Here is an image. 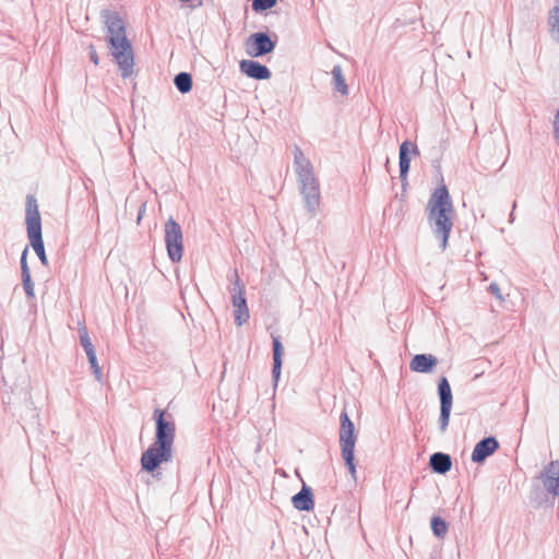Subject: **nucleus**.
<instances>
[{
    "label": "nucleus",
    "instance_id": "nucleus-7",
    "mask_svg": "<svg viewBox=\"0 0 559 559\" xmlns=\"http://www.w3.org/2000/svg\"><path fill=\"white\" fill-rule=\"evenodd\" d=\"M228 278L231 282L229 293L231 297V304L234 307L235 323L238 326H241L250 318L249 309L247 306V299L245 296V284L241 282L236 270L231 273V275Z\"/></svg>",
    "mask_w": 559,
    "mask_h": 559
},
{
    "label": "nucleus",
    "instance_id": "nucleus-15",
    "mask_svg": "<svg viewBox=\"0 0 559 559\" xmlns=\"http://www.w3.org/2000/svg\"><path fill=\"white\" fill-rule=\"evenodd\" d=\"M438 365V359L431 354H417L411 362L409 368L414 372L428 373Z\"/></svg>",
    "mask_w": 559,
    "mask_h": 559
},
{
    "label": "nucleus",
    "instance_id": "nucleus-26",
    "mask_svg": "<svg viewBox=\"0 0 559 559\" xmlns=\"http://www.w3.org/2000/svg\"><path fill=\"white\" fill-rule=\"evenodd\" d=\"M277 0H253L252 10L255 12H262L273 8Z\"/></svg>",
    "mask_w": 559,
    "mask_h": 559
},
{
    "label": "nucleus",
    "instance_id": "nucleus-20",
    "mask_svg": "<svg viewBox=\"0 0 559 559\" xmlns=\"http://www.w3.org/2000/svg\"><path fill=\"white\" fill-rule=\"evenodd\" d=\"M174 84L181 94H187L192 90V75L188 72H180L175 76Z\"/></svg>",
    "mask_w": 559,
    "mask_h": 559
},
{
    "label": "nucleus",
    "instance_id": "nucleus-14",
    "mask_svg": "<svg viewBox=\"0 0 559 559\" xmlns=\"http://www.w3.org/2000/svg\"><path fill=\"white\" fill-rule=\"evenodd\" d=\"M240 71L248 78L254 80H269L272 75L270 69L254 60H241L239 63Z\"/></svg>",
    "mask_w": 559,
    "mask_h": 559
},
{
    "label": "nucleus",
    "instance_id": "nucleus-16",
    "mask_svg": "<svg viewBox=\"0 0 559 559\" xmlns=\"http://www.w3.org/2000/svg\"><path fill=\"white\" fill-rule=\"evenodd\" d=\"M292 503L298 511H312L314 508L312 489L304 485L301 490L293 496Z\"/></svg>",
    "mask_w": 559,
    "mask_h": 559
},
{
    "label": "nucleus",
    "instance_id": "nucleus-21",
    "mask_svg": "<svg viewBox=\"0 0 559 559\" xmlns=\"http://www.w3.org/2000/svg\"><path fill=\"white\" fill-rule=\"evenodd\" d=\"M79 337H80L81 346L84 348L86 355L96 353L95 347L92 344V341L90 338L88 331H87L86 326H82L79 329Z\"/></svg>",
    "mask_w": 559,
    "mask_h": 559
},
{
    "label": "nucleus",
    "instance_id": "nucleus-28",
    "mask_svg": "<svg viewBox=\"0 0 559 559\" xmlns=\"http://www.w3.org/2000/svg\"><path fill=\"white\" fill-rule=\"evenodd\" d=\"M88 55H90V59L91 61L95 64V66H98L99 63V58H98V55L96 52V49L93 45H90L88 47Z\"/></svg>",
    "mask_w": 559,
    "mask_h": 559
},
{
    "label": "nucleus",
    "instance_id": "nucleus-24",
    "mask_svg": "<svg viewBox=\"0 0 559 559\" xmlns=\"http://www.w3.org/2000/svg\"><path fill=\"white\" fill-rule=\"evenodd\" d=\"M22 286L28 299H35L34 283L31 277V273L21 274Z\"/></svg>",
    "mask_w": 559,
    "mask_h": 559
},
{
    "label": "nucleus",
    "instance_id": "nucleus-23",
    "mask_svg": "<svg viewBox=\"0 0 559 559\" xmlns=\"http://www.w3.org/2000/svg\"><path fill=\"white\" fill-rule=\"evenodd\" d=\"M549 25L554 39L559 43V7L554 8L551 11Z\"/></svg>",
    "mask_w": 559,
    "mask_h": 559
},
{
    "label": "nucleus",
    "instance_id": "nucleus-31",
    "mask_svg": "<svg viewBox=\"0 0 559 559\" xmlns=\"http://www.w3.org/2000/svg\"><path fill=\"white\" fill-rule=\"evenodd\" d=\"M514 218L513 212L510 214V219L512 221Z\"/></svg>",
    "mask_w": 559,
    "mask_h": 559
},
{
    "label": "nucleus",
    "instance_id": "nucleus-19",
    "mask_svg": "<svg viewBox=\"0 0 559 559\" xmlns=\"http://www.w3.org/2000/svg\"><path fill=\"white\" fill-rule=\"evenodd\" d=\"M334 82V90L343 96L348 95V85L346 84L345 76L343 74L342 67L335 64L331 71Z\"/></svg>",
    "mask_w": 559,
    "mask_h": 559
},
{
    "label": "nucleus",
    "instance_id": "nucleus-30",
    "mask_svg": "<svg viewBox=\"0 0 559 559\" xmlns=\"http://www.w3.org/2000/svg\"><path fill=\"white\" fill-rule=\"evenodd\" d=\"M430 559H440V557L437 554H431L430 555Z\"/></svg>",
    "mask_w": 559,
    "mask_h": 559
},
{
    "label": "nucleus",
    "instance_id": "nucleus-13",
    "mask_svg": "<svg viewBox=\"0 0 559 559\" xmlns=\"http://www.w3.org/2000/svg\"><path fill=\"white\" fill-rule=\"evenodd\" d=\"M499 449V442L495 437H486L476 443L472 452L474 463H483L488 456Z\"/></svg>",
    "mask_w": 559,
    "mask_h": 559
},
{
    "label": "nucleus",
    "instance_id": "nucleus-5",
    "mask_svg": "<svg viewBox=\"0 0 559 559\" xmlns=\"http://www.w3.org/2000/svg\"><path fill=\"white\" fill-rule=\"evenodd\" d=\"M26 229L29 242L40 260L41 264L47 266L48 260L45 252V246L41 236V221L38 211L37 201L34 195L26 197Z\"/></svg>",
    "mask_w": 559,
    "mask_h": 559
},
{
    "label": "nucleus",
    "instance_id": "nucleus-10",
    "mask_svg": "<svg viewBox=\"0 0 559 559\" xmlns=\"http://www.w3.org/2000/svg\"><path fill=\"white\" fill-rule=\"evenodd\" d=\"M438 394L440 399V431L445 432L450 421V415L453 403V395L450 383L445 377H441L438 382Z\"/></svg>",
    "mask_w": 559,
    "mask_h": 559
},
{
    "label": "nucleus",
    "instance_id": "nucleus-6",
    "mask_svg": "<svg viewBox=\"0 0 559 559\" xmlns=\"http://www.w3.org/2000/svg\"><path fill=\"white\" fill-rule=\"evenodd\" d=\"M340 421V445L342 459L344 460V463L352 477L356 478V465L354 462V450L356 443L355 426L346 411L341 413Z\"/></svg>",
    "mask_w": 559,
    "mask_h": 559
},
{
    "label": "nucleus",
    "instance_id": "nucleus-2",
    "mask_svg": "<svg viewBox=\"0 0 559 559\" xmlns=\"http://www.w3.org/2000/svg\"><path fill=\"white\" fill-rule=\"evenodd\" d=\"M110 45L111 55L118 63L121 76L127 79L132 75L134 67L133 50L126 36L124 22L115 11L102 12Z\"/></svg>",
    "mask_w": 559,
    "mask_h": 559
},
{
    "label": "nucleus",
    "instance_id": "nucleus-17",
    "mask_svg": "<svg viewBox=\"0 0 559 559\" xmlns=\"http://www.w3.org/2000/svg\"><path fill=\"white\" fill-rule=\"evenodd\" d=\"M430 468L438 474H445L452 467V459L449 454L436 452L429 459Z\"/></svg>",
    "mask_w": 559,
    "mask_h": 559
},
{
    "label": "nucleus",
    "instance_id": "nucleus-29",
    "mask_svg": "<svg viewBox=\"0 0 559 559\" xmlns=\"http://www.w3.org/2000/svg\"><path fill=\"white\" fill-rule=\"evenodd\" d=\"M489 292H490L492 295H495L497 298L502 299V296H501V294H500V288H499L498 284H496V283H491V284L489 285Z\"/></svg>",
    "mask_w": 559,
    "mask_h": 559
},
{
    "label": "nucleus",
    "instance_id": "nucleus-25",
    "mask_svg": "<svg viewBox=\"0 0 559 559\" xmlns=\"http://www.w3.org/2000/svg\"><path fill=\"white\" fill-rule=\"evenodd\" d=\"M86 356H87L91 369H92V371H93V373L95 376V379L98 382H103V372H102L100 367L98 366L96 353L90 354V355H86Z\"/></svg>",
    "mask_w": 559,
    "mask_h": 559
},
{
    "label": "nucleus",
    "instance_id": "nucleus-18",
    "mask_svg": "<svg viewBox=\"0 0 559 559\" xmlns=\"http://www.w3.org/2000/svg\"><path fill=\"white\" fill-rule=\"evenodd\" d=\"M273 368H272V377L275 383L278 381L282 369V356L284 354L283 345L280 341L278 336H273Z\"/></svg>",
    "mask_w": 559,
    "mask_h": 559
},
{
    "label": "nucleus",
    "instance_id": "nucleus-8",
    "mask_svg": "<svg viewBox=\"0 0 559 559\" xmlns=\"http://www.w3.org/2000/svg\"><path fill=\"white\" fill-rule=\"evenodd\" d=\"M165 245L167 254L173 263H178L182 259L183 252V234L179 223L169 217L165 223Z\"/></svg>",
    "mask_w": 559,
    "mask_h": 559
},
{
    "label": "nucleus",
    "instance_id": "nucleus-4",
    "mask_svg": "<svg viewBox=\"0 0 559 559\" xmlns=\"http://www.w3.org/2000/svg\"><path fill=\"white\" fill-rule=\"evenodd\" d=\"M293 155L298 188L304 199L305 209L311 216H314L321 202L319 180L310 159L305 156L299 146L294 147Z\"/></svg>",
    "mask_w": 559,
    "mask_h": 559
},
{
    "label": "nucleus",
    "instance_id": "nucleus-27",
    "mask_svg": "<svg viewBox=\"0 0 559 559\" xmlns=\"http://www.w3.org/2000/svg\"><path fill=\"white\" fill-rule=\"evenodd\" d=\"M27 253H28V248L25 247L21 254V261H20L21 274L31 273L28 264H27Z\"/></svg>",
    "mask_w": 559,
    "mask_h": 559
},
{
    "label": "nucleus",
    "instance_id": "nucleus-11",
    "mask_svg": "<svg viewBox=\"0 0 559 559\" xmlns=\"http://www.w3.org/2000/svg\"><path fill=\"white\" fill-rule=\"evenodd\" d=\"M411 155L419 156L420 152L418 146L406 140L400 145L399 158H400V179L403 188L407 185V174L411 167Z\"/></svg>",
    "mask_w": 559,
    "mask_h": 559
},
{
    "label": "nucleus",
    "instance_id": "nucleus-12",
    "mask_svg": "<svg viewBox=\"0 0 559 559\" xmlns=\"http://www.w3.org/2000/svg\"><path fill=\"white\" fill-rule=\"evenodd\" d=\"M544 489L554 496H559V460L549 462L539 475Z\"/></svg>",
    "mask_w": 559,
    "mask_h": 559
},
{
    "label": "nucleus",
    "instance_id": "nucleus-9",
    "mask_svg": "<svg viewBox=\"0 0 559 559\" xmlns=\"http://www.w3.org/2000/svg\"><path fill=\"white\" fill-rule=\"evenodd\" d=\"M277 43V35L273 34V38L270 34L264 32H257L251 34L245 40L246 53L252 58H258L272 52Z\"/></svg>",
    "mask_w": 559,
    "mask_h": 559
},
{
    "label": "nucleus",
    "instance_id": "nucleus-1",
    "mask_svg": "<svg viewBox=\"0 0 559 559\" xmlns=\"http://www.w3.org/2000/svg\"><path fill=\"white\" fill-rule=\"evenodd\" d=\"M153 418L156 424L155 440L141 455L142 469L147 473L155 472L162 463L173 460L176 437V424L170 413L155 408Z\"/></svg>",
    "mask_w": 559,
    "mask_h": 559
},
{
    "label": "nucleus",
    "instance_id": "nucleus-22",
    "mask_svg": "<svg viewBox=\"0 0 559 559\" xmlns=\"http://www.w3.org/2000/svg\"><path fill=\"white\" fill-rule=\"evenodd\" d=\"M431 530L437 537L442 538L448 532V523L439 516H433L431 519Z\"/></svg>",
    "mask_w": 559,
    "mask_h": 559
},
{
    "label": "nucleus",
    "instance_id": "nucleus-3",
    "mask_svg": "<svg viewBox=\"0 0 559 559\" xmlns=\"http://www.w3.org/2000/svg\"><path fill=\"white\" fill-rule=\"evenodd\" d=\"M427 218L432 233L441 240L444 250L453 228L454 207L448 188H436L426 205Z\"/></svg>",
    "mask_w": 559,
    "mask_h": 559
}]
</instances>
